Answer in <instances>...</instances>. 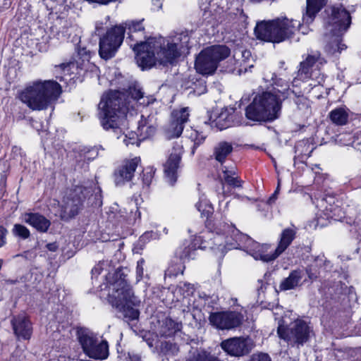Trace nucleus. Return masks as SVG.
Returning a JSON list of instances; mask_svg holds the SVG:
<instances>
[{
	"label": "nucleus",
	"mask_w": 361,
	"mask_h": 361,
	"mask_svg": "<svg viewBox=\"0 0 361 361\" xmlns=\"http://www.w3.org/2000/svg\"><path fill=\"white\" fill-rule=\"evenodd\" d=\"M189 36L181 32L167 39L164 37L150 38L147 42H137L133 47L136 52L135 59L142 69L152 67L156 62L161 64L171 63L180 56L183 49L188 47Z\"/></svg>",
	"instance_id": "1"
},
{
	"label": "nucleus",
	"mask_w": 361,
	"mask_h": 361,
	"mask_svg": "<svg viewBox=\"0 0 361 361\" xmlns=\"http://www.w3.org/2000/svg\"><path fill=\"white\" fill-rule=\"evenodd\" d=\"M98 108L102 128L114 133L121 131L126 126L128 114L133 115V107L130 109L124 102V94L116 90L104 94Z\"/></svg>",
	"instance_id": "2"
},
{
	"label": "nucleus",
	"mask_w": 361,
	"mask_h": 361,
	"mask_svg": "<svg viewBox=\"0 0 361 361\" xmlns=\"http://www.w3.org/2000/svg\"><path fill=\"white\" fill-rule=\"evenodd\" d=\"M61 87L55 80H36L28 82L18 92V98L32 111H42L56 102Z\"/></svg>",
	"instance_id": "3"
},
{
	"label": "nucleus",
	"mask_w": 361,
	"mask_h": 361,
	"mask_svg": "<svg viewBox=\"0 0 361 361\" xmlns=\"http://www.w3.org/2000/svg\"><path fill=\"white\" fill-rule=\"evenodd\" d=\"M281 104L282 99L276 92L264 91L254 97L245 115L253 121H273L280 116Z\"/></svg>",
	"instance_id": "4"
},
{
	"label": "nucleus",
	"mask_w": 361,
	"mask_h": 361,
	"mask_svg": "<svg viewBox=\"0 0 361 361\" xmlns=\"http://www.w3.org/2000/svg\"><path fill=\"white\" fill-rule=\"evenodd\" d=\"M300 27V21L284 17L258 22L254 32L259 39L279 43L290 38Z\"/></svg>",
	"instance_id": "5"
},
{
	"label": "nucleus",
	"mask_w": 361,
	"mask_h": 361,
	"mask_svg": "<svg viewBox=\"0 0 361 361\" xmlns=\"http://www.w3.org/2000/svg\"><path fill=\"white\" fill-rule=\"evenodd\" d=\"M109 301L113 307L123 313L129 321L137 319L139 311L135 308L140 301L134 295L126 279H118L109 286Z\"/></svg>",
	"instance_id": "6"
},
{
	"label": "nucleus",
	"mask_w": 361,
	"mask_h": 361,
	"mask_svg": "<svg viewBox=\"0 0 361 361\" xmlns=\"http://www.w3.org/2000/svg\"><path fill=\"white\" fill-rule=\"evenodd\" d=\"M296 231L292 228L284 229L280 235L277 247L271 248L270 244H260L252 239H247L246 251L257 260L269 262L279 257L291 244Z\"/></svg>",
	"instance_id": "7"
},
{
	"label": "nucleus",
	"mask_w": 361,
	"mask_h": 361,
	"mask_svg": "<svg viewBox=\"0 0 361 361\" xmlns=\"http://www.w3.org/2000/svg\"><path fill=\"white\" fill-rule=\"evenodd\" d=\"M91 190V188L82 185L75 186L66 192L61 203L55 200L52 201L49 207L50 212L64 221L73 218L78 214L84 199Z\"/></svg>",
	"instance_id": "8"
},
{
	"label": "nucleus",
	"mask_w": 361,
	"mask_h": 361,
	"mask_svg": "<svg viewBox=\"0 0 361 361\" xmlns=\"http://www.w3.org/2000/svg\"><path fill=\"white\" fill-rule=\"evenodd\" d=\"M230 49L224 45L207 47L200 52L195 59V68L202 75H212L219 63L227 58Z\"/></svg>",
	"instance_id": "9"
},
{
	"label": "nucleus",
	"mask_w": 361,
	"mask_h": 361,
	"mask_svg": "<svg viewBox=\"0 0 361 361\" xmlns=\"http://www.w3.org/2000/svg\"><path fill=\"white\" fill-rule=\"evenodd\" d=\"M77 335L83 352L89 357L95 360H104L107 357L109 346L106 341H99L92 331L85 328L78 329Z\"/></svg>",
	"instance_id": "10"
},
{
	"label": "nucleus",
	"mask_w": 361,
	"mask_h": 361,
	"mask_svg": "<svg viewBox=\"0 0 361 361\" xmlns=\"http://www.w3.org/2000/svg\"><path fill=\"white\" fill-rule=\"evenodd\" d=\"M312 331L306 322L298 319L291 323L287 328L283 324L279 322L277 334L280 338L286 341L292 345H303L308 341Z\"/></svg>",
	"instance_id": "11"
},
{
	"label": "nucleus",
	"mask_w": 361,
	"mask_h": 361,
	"mask_svg": "<svg viewBox=\"0 0 361 361\" xmlns=\"http://www.w3.org/2000/svg\"><path fill=\"white\" fill-rule=\"evenodd\" d=\"M124 33L125 27L116 25L108 30L100 38L99 54L102 59L108 60L115 56L123 41Z\"/></svg>",
	"instance_id": "12"
},
{
	"label": "nucleus",
	"mask_w": 361,
	"mask_h": 361,
	"mask_svg": "<svg viewBox=\"0 0 361 361\" xmlns=\"http://www.w3.org/2000/svg\"><path fill=\"white\" fill-rule=\"evenodd\" d=\"M243 315L237 311H222L212 312L209 316V324L219 330H231L240 326Z\"/></svg>",
	"instance_id": "13"
},
{
	"label": "nucleus",
	"mask_w": 361,
	"mask_h": 361,
	"mask_svg": "<svg viewBox=\"0 0 361 361\" xmlns=\"http://www.w3.org/2000/svg\"><path fill=\"white\" fill-rule=\"evenodd\" d=\"M351 24V16L349 12L342 6H333L331 8V16L328 18L326 30L329 32H336L344 34Z\"/></svg>",
	"instance_id": "14"
},
{
	"label": "nucleus",
	"mask_w": 361,
	"mask_h": 361,
	"mask_svg": "<svg viewBox=\"0 0 361 361\" xmlns=\"http://www.w3.org/2000/svg\"><path fill=\"white\" fill-rule=\"evenodd\" d=\"M220 345L230 355L240 357L252 350L254 343L249 337H233L223 341Z\"/></svg>",
	"instance_id": "15"
},
{
	"label": "nucleus",
	"mask_w": 361,
	"mask_h": 361,
	"mask_svg": "<svg viewBox=\"0 0 361 361\" xmlns=\"http://www.w3.org/2000/svg\"><path fill=\"white\" fill-rule=\"evenodd\" d=\"M183 153V146L178 142L174 143L164 164V171L166 178L171 185L176 182L177 171L180 166Z\"/></svg>",
	"instance_id": "16"
},
{
	"label": "nucleus",
	"mask_w": 361,
	"mask_h": 361,
	"mask_svg": "<svg viewBox=\"0 0 361 361\" xmlns=\"http://www.w3.org/2000/svg\"><path fill=\"white\" fill-rule=\"evenodd\" d=\"M189 116L190 109L188 107L173 110L171 113L170 123L166 130L167 137L169 139L178 137L182 134L185 124L189 120Z\"/></svg>",
	"instance_id": "17"
},
{
	"label": "nucleus",
	"mask_w": 361,
	"mask_h": 361,
	"mask_svg": "<svg viewBox=\"0 0 361 361\" xmlns=\"http://www.w3.org/2000/svg\"><path fill=\"white\" fill-rule=\"evenodd\" d=\"M140 164V157L124 160L114 173L116 185H123L132 180L137 167Z\"/></svg>",
	"instance_id": "18"
},
{
	"label": "nucleus",
	"mask_w": 361,
	"mask_h": 361,
	"mask_svg": "<svg viewBox=\"0 0 361 361\" xmlns=\"http://www.w3.org/2000/svg\"><path fill=\"white\" fill-rule=\"evenodd\" d=\"M11 324L14 334L18 339L28 340L30 338L32 328L26 316L21 314L13 317L11 320Z\"/></svg>",
	"instance_id": "19"
},
{
	"label": "nucleus",
	"mask_w": 361,
	"mask_h": 361,
	"mask_svg": "<svg viewBox=\"0 0 361 361\" xmlns=\"http://www.w3.org/2000/svg\"><path fill=\"white\" fill-rule=\"evenodd\" d=\"M82 68H79L78 62H69L55 66L56 79L60 81H68L75 78L76 75H81Z\"/></svg>",
	"instance_id": "20"
},
{
	"label": "nucleus",
	"mask_w": 361,
	"mask_h": 361,
	"mask_svg": "<svg viewBox=\"0 0 361 361\" xmlns=\"http://www.w3.org/2000/svg\"><path fill=\"white\" fill-rule=\"evenodd\" d=\"M251 59V53L250 51L243 48H237L233 51V60L235 61V67L231 68L232 72L237 71L238 75L247 71V68L253 67V64H249Z\"/></svg>",
	"instance_id": "21"
},
{
	"label": "nucleus",
	"mask_w": 361,
	"mask_h": 361,
	"mask_svg": "<svg viewBox=\"0 0 361 361\" xmlns=\"http://www.w3.org/2000/svg\"><path fill=\"white\" fill-rule=\"evenodd\" d=\"M264 80L274 86L271 92H276V94L279 95L282 102L288 98L290 94L294 93L293 91L290 90L288 83L282 78L276 79L274 73L264 74Z\"/></svg>",
	"instance_id": "22"
},
{
	"label": "nucleus",
	"mask_w": 361,
	"mask_h": 361,
	"mask_svg": "<svg viewBox=\"0 0 361 361\" xmlns=\"http://www.w3.org/2000/svg\"><path fill=\"white\" fill-rule=\"evenodd\" d=\"M307 282V279H304V272L301 269L293 270L289 276L281 281L279 288L281 291H286L293 290L303 285Z\"/></svg>",
	"instance_id": "23"
},
{
	"label": "nucleus",
	"mask_w": 361,
	"mask_h": 361,
	"mask_svg": "<svg viewBox=\"0 0 361 361\" xmlns=\"http://www.w3.org/2000/svg\"><path fill=\"white\" fill-rule=\"evenodd\" d=\"M104 273L107 283H109V287L114 283L118 279H125L122 277L121 274L118 271H114L107 261H102L97 264L92 270V277H97L99 275Z\"/></svg>",
	"instance_id": "24"
},
{
	"label": "nucleus",
	"mask_w": 361,
	"mask_h": 361,
	"mask_svg": "<svg viewBox=\"0 0 361 361\" xmlns=\"http://www.w3.org/2000/svg\"><path fill=\"white\" fill-rule=\"evenodd\" d=\"M156 122L153 116L145 117L141 116L138 123L137 136L140 140H144L153 136L156 132Z\"/></svg>",
	"instance_id": "25"
},
{
	"label": "nucleus",
	"mask_w": 361,
	"mask_h": 361,
	"mask_svg": "<svg viewBox=\"0 0 361 361\" xmlns=\"http://www.w3.org/2000/svg\"><path fill=\"white\" fill-rule=\"evenodd\" d=\"M324 63L326 61L320 57V54L318 52L309 54L305 60L300 63V68L298 71L299 75L300 76L308 75L309 71L313 70L314 66L318 68L319 66Z\"/></svg>",
	"instance_id": "26"
},
{
	"label": "nucleus",
	"mask_w": 361,
	"mask_h": 361,
	"mask_svg": "<svg viewBox=\"0 0 361 361\" xmlns=\"http://www.w3.org/2000/svg\"><path fill=\"white\" fill-rule=\"evenodd\" d=\"M326 0H307L306 11L302 16V21L305 24L313 22L317 13L325 5Z\"/></svg>",
	"instance_id": "27"
},
{
	"label": "nucleus",
	"mask_w": 361,
	"mask_h": 361,
	"mask_svg": "<svg viewBox=\"0 0 361 361\" xmlns=\"http://www.w3.org/2000/svg\"><path fill=\"white\" fill-rule=\"evenodd\" d=\"M233 145L228 142H220L214 147L213 157L219 163L223 164L232 152Z\"/></svg>",
	"instance_id": "28"
},
{
	"label": "nucleus",
	"mask_w": 361,
	"mask_h": 361,
	"mask_svg": "<svg viewBox=\"0 0 361 361\" xmlns=\"http://www.w3.org/2000/svg\"><path fill=\"white\" fill-rule=\"evenodd\" d=\"M228 234L226 236V243L230 245H235V243L240 245V243L244 242L245 247L247 248V239H251L247 235L242 233L236 227H228Z\"/></svg>",
	"instance_id": "29"
},
{
	"label": "nucleus",
	"mask_w": 361,
	"mask_h": 361,
	"mask_svg": "<svg viewBox=\"0 0 361 361\" xmlns=\"http://www.w3.org/2000/svg\"><path fill=\"white\" fill-rule=\"evenodd\" d=\"M331 37L329 44L326 47V51L330 54H334L336 52H341L342 50L345 49L346 46L341 43V37L343 34H338L336 32H330Z\"/></svg>",
	"instance_id": "30"
},
{
	"label": "nucleus",
	"mask_w": 361,
	"mask_h": 361,
	"mask_svg": "<svg viewBox=\"0 0 361 361\" xmlns=\"http://www.w3.org/2000/svg\"><path fill=\"white\" fill-rule=\"evenodd\" d=\"M331 122L338 126H343L347 123L348 120V111L344 107H339L333 109L329 115Z\"/></svg>",
	"instance_id": "31"
},
{
	"label": "nucleus",
	"mask_w": 361,
	"mask_h": 361,
	"mask_svg": "<svg viewBox=\"0 0 361 361\" xmlns=\"http://www.w3.org/2000/svg\"><path fill=\"white\" fill-rule=\"evenodd\" d=\"M336 142L341 145H351L355 148L361 143V135H355L350 133H343L336 136Z\"/></svg>",
	"instance_id": "32"
},
{
	"label": "nucleus",
	"mask_w": 361,
	"mask_h": 361,
	"mask_svg": "<svg viewBox=\"0 0 361 361\" xmlns=\"http://www.w3.org/2000/svg\"><path fill=\"white\" fill-rule=\"evenodd\" d=\"M22 220L30 226H49L50 224L49 221L39 213H25L22 215Z\"/></svg>",
	"instance_id": "33"
},
{
	"label": "nucleus",
	"mask_w": 361,
	"mask_h": 361,
	"mask_svg": "<svg viewBox=\"0 0 361 361\" xmlns=\"http://www.w3.org/2000/svg\"><path fill=\"white\" fill-rule=\"evenodd\" d=\"M224 179L225 182L234 188L242 187V182L236 174L235 168L228 169L226 167L223 169Z\"/></svg>",
	"instance_id": "34"
},
{
	"label": "nucleus",
	"mask_w": 361,
	"mask_h": 361,
	"mask_svg": "<svg viewBox=\"0 0 361 361\" xmlns=\"http://www.w3.org/2000/svg\"><path fill=\"white\" fill-rule=\"evenodd\" d=\"M129 94L134 102L139 103L140 105L147 106L153 101L152 97H145L141 90L136 87L129 88Z\"/></svg>",
	"instance_id": "35"
},
{
	"label": "nucleus",
	"mask_w": 361,
	"mask_h": 361,
	"mask_svg": "<svg viewBox=\"0 0 361 361\" xmlns=\"http://www.w3.org/2000/svg\"><path fill=\"white\" fill-rule=\"evenodd\" d=\"M196 207L200 212L201 216L207 219H208L214 212L212 204L206 198V197H204V195L200 197L199 202L196 204Z\"/></svg>",
	"instance_id": "36"
},
{
	"label": "nucleus",
	"mask_w": 361,
	"mask_h": 361,
	"mask_svg": "<svg viewBox=\"0 0 361 361\" xmlns=\"http://www.w3.org/2000/svg\"><path fill=\"white\" fill-rule=\"evenodd\" d=\"M179 329L178 324L170 318H166L161 327L160 334L161 336L168 337L173 335Z\"/></svg>",
	"instance_id": "37"
},
{
	"label": "nucleus",
	"mask_w": 361,
	"mask_h": 361,
	"mask_svg": "<svg viewBox=\"0 0 361 361\" xmlns=\"http://www.w3.org/2000/svg\"><path fill=\"white\" fill-rule=\"evenodd\" d=\"M125 25L129 30V38L132 40L137 41L136 37L134 35L135 34H140V35H143L145 28L142 25V20L131 21L126 23Z\"/></svg>",
	"instance_id": "38"
},
{
	"label": "nucleus",
	"mask_w": 361,
	"mask_h": 361,
	"mask_svg": "<svg viewBox=\"0 0 361 361\" xmlns=\"http://www.w3.org/2000/svg\"><path fill=\"white\" fill-rule=\"evenodd\" d=\"M195 251L192 249V246L187 243H184L183 246L180 247L178 250V255L182 259H194L195 257Z\"/></svg>",
	"instance_id": "39"
},
{
	"label": "nucleus",
	"mask_w": 361,
	"mask_h": 361,
	"mask_svg": "<svg viewBox=\"0 0 361 361\" xmlns=\"http://www.w3.org/2000/svg\"><path fill=\"white\" fill-rule=\"evenodd\" d=\"M118 205L115 204L114 206L111 207L109 211L108 212L109 221L111 224H121L123 223L122 219H124V216L121 214L120 212H117Z\"/></svg>",
	"instance_id": "40"
},
{
	"label": "nucleus",
	"mask_w": 361,
	"mask_h": 361,
	"mask_svg": "<svg viewBox=\"0 0 361 361\" xmlns=\"http://www.w3.org/2000/svg\"><path fill=\"white\" fill-rule=\"evenodd\" d=\"M216 126L219 130L228 128L231 126L229 116L226 111H222L215 120Z\"/></svg>",
	"instance_id": "41"
},
{
	"label": "nucleus",
	"mask_w": 361,
	"mask_h": 361,
	"mask_svg": "<svg viewBox=\"0 0 361 361\" xmlns=\"http://www.w3.org/2000/svg\"><path fill=\"white\" fill-rule=\"evenodd\" d=\"M155 170L152 167H147L142 171V180L145 185L149 186L152 181Z\"/></svg>",
	"instance_id": "42"
},
{
	"label": "nucleus",
	"mask_w": 361,
	"mask_h": 361,
	"mask_svg": "<svg viewBox=\"0 0 361 361\" xmlns=\"http://www.w3.org/2000/svg\"><path fill=\"white\" fill-rule=\"evenodd\" d=\"M203 233H201L200 235H196L195 238L192 240L190 244L192 246V249L194 250H197V249H205L206 248V240L205 236L202 235Z\"/></svg>",
	"instance_id": "43"
},
{
	"label": "nucleus",
	"mask_w": 361,
	"mask_h": 361,
	"mask_svg": "<svg viewBox=\"0 0 361 361\" xmlns=\"http://www.w3.org/2000/svg\"><path fill=\"white\" fill-rule=\"evenodd\" d=\"M302 77L303 79L311 78L315 80L318 85H321L324 81V75L321 74L317 68L310 71L308 75H302Z\"/></svg>",
	"instance_id": "44"
},
{
	"label": "nucleus",
	"mask_w": 361,
	"mask_h": 361,
	"mask_svg": "<svg viewBox=\"0 0 361 361\" xmlns=\"http://www.w3.org/2000/svg\"><path fill=\"white\" fill-rule=\"evenodd\" d=\"M206 135H204L202 132H199L197 130H193L190 134V138L192 141L194 142V147L197 148L199 145L204 142Z\"/></svg>",
	"instance_id": "45"
},
{
	"label": "nucleus",
	"mask_w": 361,
	"mask_h": 361,
	"mask_svg": "<svg viewBox=\"0 0 361 361\" xmlns=\"http://www.w3.org/2000/svg\"><path fill=\"white\" fill-rule=\"evenodd\" d=\"M295 103L299 110L306 111L309 109V100L304 96H298L295 97Z\"/></svg>",
	"instance_id": "46"
},
{
	"label": "nucleus",
	"mask_w": 361,
	"mask_h": 361,
	"mask_svg": "<svg viewBox=\"0 0 361 361\" xmlns=\"http://www.w3.org/2000/svg\"><path fill=\"white\" fill-rule=\"evenodd\" d=\"M13 232L14 235L23 239H25L30 235V231L27 229V227H14Z\"/></svg>",
	"instance_id": "47"
},
{
	"label": "nucleus",
	"mask_w": 361,
	"mask_h": 361,
	"mask_svg": "<svg viewBox=\"0 0 361 361\" xmlns=\"http://www.w3.org/2000/svg\"><path fill=\"white\" fill-rule=\"evenodd\" d=\"M306 274L310 282H312L318 277V272L317 271L316 267L314 265L308 266L306 268Z\"/></svg>",
	"instance_id": "48"
},
{
	"label": "nucleus",
	"mask_w": 361,
	"mask_h": 361,
	"mask_svg": "<svg viewBox=\"0 0 361 361\" xmlns=\"http://www.w3.org/2000/svg\"><path fill=\"white\" fill-rule=\"evenodd\" d=\"M207 92V87L205 85V82L199 81L197 84L195 85L193 88V93L197 96H200L202 94Z\"/></svg>",
	"instance_id": "49"
},
{
	"label": "nucleus",
	"mask_w": 361,
	"mask_h": 361,
	"mask_svg": "<svg viewBox=\"0 0 361 361\" xmlns=\"http://www.w3.org/2000/svg\"><path fill=\"white\" fill-rule=\"evenodd\" d=\"M249 361H271L269 355L267 353H259L253 354Z\"/></svg>",
	"instance_id": "50"
},
{
	"label": "nucleus",
	"mask_w": 361,
	"mask_h": 361,
	"mask_svg": "<svg viewBox=\"0 0 361 361\" xmlns=\"http://www.w3.org/2000/svg\"><path fill=\"white\" fill-rule=\"evenodd\" d=\"M144 264H145V261L142 259H140L137 263L136 279H137V282L140 281L142 278L143 271H144V268H143Z\"/></svg>",
	"instance_id": "51"
},
{
	"label": "nucleus",
	"mask_w": 361,
	"mask_h": 361,
	"mask_svg": "<svg viewBox=\"0 0 361 361\" xmlns=\"http://www.w3.org/2000/svg\"><path fill=\"white\" fill-rule=\"evenodd\" d=\"M6 229L4 227H0V247L6 244Z\"/></svg>",
	"instance_id": "52"
},
{
	"label": "nucleus",
	"mask_w": 361,
	"mask_h": 361,
	"mask_svg": "<svg viewBox=\"0 0 361 361\" xmlns=\"http://www.w3.org/2000/svg\"><path fill=\"white\" fill-rule=\"evenodd\" d=\"M59 361H78V359L75 357H66L65 355H60L59 357Z\"/></svg>",
	"instance_id": "53"
},
{
	"label": "nucleus",
	"mask_w": 361,
	"mask_h": 361,
	"mask_svg": "<svg viewBox=\"0 0 361 361\" xmlns=\"http://www.w3.org/2000/svg\"><path fill=\"white\" fill-rule=\"evenodd\" d=\"M49 250L54 252L57 250L58 246L56 243H49L47 245Z\"/></svg>",
	"instance_id": "54"
},
{
	"label": "nucleus",
	"mask_w": 361,
	"mask_h": 361,
	"mask_svg": "<svg viewBox=\"0 0 361 361\" xmlns=\"http://www.w3.org/2000/svg\"><path fill=\"white\" fill-rule=\"evenodd\" d=\"M278 192V189L275 191V192L269 197L268 202L271 204V202H274L276 199V194Z\"/></svg>",
	"instance_id": "55"
},
{
	"label": "nucleus",
	"mask_w": 361,
	"mask_h": 361,
	"mask_svg": "<svg viewBox=\"0 0 361 361\" xmlns=\"http://www.w3.org/2000/svg\"><path fill=\"white\" fill-rule=\"evenodd\" d=\"M123 142L126 144V145H133L134 144V141L130 138L128 140L126 139V135H125L124 138H123Z\"/></svg>",
	"instance_id": "56"
},
{
	"label": "nucleus",
	"mask_w": 361,
	"mask_h": 361,
	"mask_svg": "<svg viewBox=\"0 0 361 361\" xmlns=\"http://www.w3.org/2000/svg\"><path fill=\"white\" fill-rule=\"evenodd\" d=\"M94 193H95V195L97 197H98L99 199L101 198V189L99 187H96L94 188Z\"/></svg>",
	"instance_id": "57"
},
{
	"label": "nucleus",
	"mask_w": 361,
	"mask_h": 361,
	"mask_svg": "<svg viewBox=\"0 0 361 361\" xmlns=\"http://www.w3.org/2000/svg\"><path fill=\"white\" fill-rule=\"evenodd\" d=\"M239 18H240V20H241L242 21L245 23L246 19L247 18V16L245 14V13L243 11H241L240 13Z\"/></svg>",
	"instance_id": "58"
},
{
	"label": "nucleus",
	"mask_w": 361,
	"mask_h": 361,
	"mask_svg": "<svg viewBox=\"0 0 361 361\" xmlns=\"http://www.w3.org/2000/svg\"><path fill=\"white\" fill-rule=\"evenodd\" d=\"M102 241H108L110 240V238L108 235H102L101 238H99Z\"/></svg>",
	"instance_id": "59"
},
{
	"label": "nucleus",
	"mask_w": 361,
	"mask_h": 361,
	"mask_svg": "<svg viewBox=\"0 0 361 361\" xmlns=\"http://www.w3.org/2000/svg\"><path fill=\"white\" fill-rule=\"evenodd\" d=\"M38 230L40 231V232H47V228L48 227H42V226H40V227H37Z\"/></svg>",
	"instance_id": "60"
},
{
	"label": "nucleus",
	"mask_w": 361,
	"mask_h": 361,
	"mask_svg": "<svg viewBox=\"0 0 361 361\" xmlns=\"http://www.w3.org/2000/svg\"><path fill=\"white\" fill-rule=\"evenodd\" d=\"M153 233H154V231H151V238H153V239L159 238V236L157 235V231H155V233L154 235H152Z\"/></svg>",
	"instance_id": "61"
},
{
	"label": "nucleus",
	"mask_w": 361,
	"mask_h": 361,
	"mask_svg": "<svg viewBox=\"0 0 361 361\" xmlns=\"http://www.w3.org/2000/svg\"><path fill=\"white\" fill-rule=\"evenodd\" d=\"M326 203V200L324 199H322L321 201H320V203H319V206L321 207H324V204Z\"/></svg>",
	"instance_id": "62"
},
{
	"label": "nucleus",
	"mask_w": 361,
	"mask_h": 361,
	"mask_svg": "<svg viewBox=\"0 0 361 361\" xmlns=\"http://www.w3.org/2000/svg\"><path fill=\"white\" fill-rule=\"evenodd\" d=\"M325 223L320 221L318 220L317 225L324 226Z\"/></svg>",
	"instance_id": "63"
},
{
	"label": "nucleus",
	"mask_w": 361,
	"mask_h": 361,
	"mask_svg": "<svg viewBox=\"0 0 361 361\" xmlns=\"http://www.w3.org/2000/svg\"><path fill=\"white\" fill-rule=\"evenodd\" d=\"M149 234H150V233H148V232H147V233H145L144 234V235L142 236V238H147L149 237Z\"/></svg>",
	"instance_id": "64"
}]
</instances>
